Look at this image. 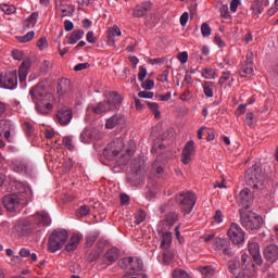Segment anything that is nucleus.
<instances>
[{
	"mask_svg": "<svg viewBox=\"0 0 278 278\" xmlns=\"http://www.w3.org/2000/svg\"><path fill=\"white\" fill-rule=\"evenodd\" d=\"M29 94L39 114H51L55 105V96H53V93L47 92V90L45 89V85L42 83H39L36 86H34L29 90Z\"/></svg>",
	"mask_w": 278,
	"mask_h": 278,
	"instance_id": "1",
	"label": "nucleus"
},
{
	"mask_svg": "<svg viewBox=\"0 0 278 278\" xmlns=\"http://www.w3.org/2000/svg\"><path fill=\"white\" fill-rule=\"evenodd\" d=\"M104 97H106L104 102H100L97 106L92 108V112L94 114L112 112L116 110V106L123 101V98L116 91H111L106 94L104 93Z\"/></svg>",
	"mask_w": 278,
	"mask_h": 278,
	"instance_id": "2",
	"label": "nucleus"
},
{
	"mask_svg": "<svg viewBox=\"0 0 278 278\" xmlns=\"http://www.w3.org/2000/svg\"><path fill=\"white\" fill-rule=\"evenodd\" d=\"M245 184L253 188V190H260L264 186V172L260 165H253L245 172Z\"/></svg>",
	"mask_w": 278,
	"mask_h": 278,
	"instance_id": "3",
	"label": "nucleus"
},
{
	"mask_svg": "<svg viewBox=\"0 0 278 278\" xmlns=\"http://www.w3.org/2000/svg\"><path fill=\"white\" fill-rule=\"evenodd\" d=\"M68 240V231L65 229H55L49 237L48 249L50 253H56L60 251Z\"/></svg>",
	"mask_w": 278,
	"mask_h": 278,
	"instance_id": "4",
	"label": "nucleus"
},
{
	"mask_svg": "<svg viewBox=\"0 0 278 278\" xmlns=\"http://www.w3.org/2000/svg\"><path fill=\"white\" fill-rule=\"evenodd\" d=\"M240 220L242 227H245V229H250L251 231H255L262 228V217L251 211L241 212Z\"/></svg>",
	"mask_w": 278,
	"mask_h": 278,
	"instance_id": "5",
	"label": "nucleus"
},
{
	"mask_svg": "<svg viewBox=\"0 0 278 278\" xmlns=\"http://www.w3.org/2000/svg\"><path fill=\"white\" fill-rule=\"evenodd\" d=\"M176 202L185 214H190L197 205V195L191 191H186L176 197Z\"/></svg>",
	"mask_w": 278,
	"mask_h": 278,
	"instance_id": "6",
	"label": "nucleus"
},
{
	"mask_svg": "<svg viewBox=\"0 0 278 278\" xmlns=\"http://www.w3.org/2000/svg\"><path fill=\"white\" fill-rule=\"evenodd\" d=\"M123 149H125V141L123 138L118 137L111 141L103 150V155L106 160H116L118 154L123 153Z\"/></svg>",
	"mask_w": 278,
	"mask_h": 278,
	"instance_id": "7",
	"label": "nucleus"
},
{
	"mask_svg": "<svg viewBox=\"0 0 278 278\" xmlns=\"http://www.w3.org/2000/svg\"><path fill=\"white\" fill-rule=\"evenodd\" d=\"M119 266L124 270H128L127 275H136L142 270V261L138 257L128 256L119 261Z\"/></svg>",
	"mask_w": 278,
	"mask_h": 278,
	"instance_id": "8",
	"label": "nucleus"
},
{
	"mask_svg": "<svg viewBox=\"0 0 278 278\" xmlns=\"http://www.w3.org/2000/svg\"><path fill=\"white\" fill-rule=\"evenodd\" d=\"M227 236L232 244L240 245L244 244V238L247 236V232H244L240 225L232 223L227 230Z\"/></svg>",
	"mask_w": 278,
	"mask_h": 278,
	"instance_id": "9",
	"label": "nucleus"
},
{
	"mask_svg": "<svg viewBox=\"0 0 278 278\" xmlns=\"http://www.w3.org/2000/svg\"><path fill=\"white\" fill-rule=\"evenodd\" d=\"M2 203L8 212H14L20 207H24L25 200L21 199L18 194H9L3 197Z\"/></svg>",
	"mask_w": 278,
	"mask_h": 278,
	"instance_id": "10",
	"label": "nucleus"
},
{
	"mask_svg": "<svg viewBox=\"0 0 278 278\" xmlns=\"http://www.w3.org/2000/svg\"><path fill=\"white\" fill-rule=\"evenodd\" d=\"M213 248L215 251L223 253L226 257H233V251L231 250V241L227 238L217 237L214 239Z\"/></svg>",
	"mask_w": 278,
	"mask_h": 278,
	"instance_id": "11",
	"label": "nucleus"
},
{
	"mask_svg": "<svg viewBox=\"0 0 278 278\" xmlns=\"http://www.w3.org/2000/svg\"><path fill=\"white\" fill-rule=\"evenodd\" d=\"M55 121L62 127H66V125H71V122L73 121V109L68 106H63L59 109L55 113Z\"/></svg>",
	"mask_w": 278,
	"mask_h": 278,
	"instance_id": "12",
	"label": "nucleus"
},
{
	"mask_svg": "<svg viewBox=\"0 0 278 278\" xmlns=\"http://www.w3.org/2000/svg\"><path fill=\"white\" fill-rule=\"evenodd\" d=\"M235 199L239 205L247 208L253 203V193L251 192V189L243 188Z\"/></svg>",
	"mask_w": 278,
	"mask_h": 278,
	"instance_id": "13",
	"label": "nucleus"
},
{
	"mask_svg": "<svg viewBox=\"0 0 278 278\" xmlns=\"http://www.w3.org/2000/svg\"><path fill=\"white\" fill-rule=\"evenodd\" d=\"M197 153V148L194 147V141L190 140L186 143L185 148L182 149L180 160L182 164L188 165L192 162V155Z\"/></svg>",
	"mask_w": 278,
	"mask_h": 278,
	"instance_id": "14",
	"label": "nucleus"
},
{
	"mask_svg": "<svg viewBox=\"0 0 278 278\" xmlns=\"http://www.w3.org/2000/svg\"><path fill=\"white\" fill-rule=\"evenodd\" d=\"M18 86V74L16 71L9 72L2 79V88L14 90Z\"/></svg>",
	"mask_w": 278,
	"mask_h": 278,
	"instance_id": "15",
	"label": "nucleus"
},
{
	"mask_svg": "<svg viewBox=\"0 0 278 278\" xmlns=\"http://www.w3.org/2000/svg\"><path fill=\"white\" fill-rule=\"evenodd\" d=\"M73 92V85L71 84V79L61 78L58 83L56 94L59 97H68Z\"/></svg>",
	"mask_w": 278,
	"mask_h": 278,
	"instance_id": "16",
	"label": "nucleus"
},
{
	"mask_svg": "<svg viewBox=\"0 0 278 278\" xmlns=\"http://www.w3.org/2000/svg\"><path fill=\"white\" fill-rule=\"evenodd\" d=\"M248 251L250 255L253 257L255 264H257V266H262V264H264V260L262 258V253L260 252V243L249 242Z\"/></svg>",
	"mask_w": 278,
	"mask_h": 278,
	"instance_id": "17",
	"label": "nucleus"
},
{
	"mask_svg": "<svg viewBox=\"0 0 278 278\" xmlns=\"http://www.w3.org/2000/svg\"><path fill=\"white\" fill-rule=\"evenodd\" d=\"M151 8V2L143 1L139 4H137L132 9V17L134 18H142L143 16H147L149 14V9Z\"/></svg>",
	"mask_w": 278,
	"mask_h": 278,
	"instance_id": "18",
	"label": "nucleus"
},
{
	"mask_svg": "<svg viewBox=\"0 0 278 278\" xmlns=\"http://www.w3.org/2000/svg\"><path fill=\"white\" fill-rule=\"evenodd\" d=\"M14 129V124L10 119H0V136H4L8 142H12V137L10 135Z\"/></svg>",
	"mask_w": 278,
	"mask_h": 278,
	"instance_id": "19",
	"label": "nucleus"
},
{
	"mask_svg": "<svg viewBox=\"0 0 278 278\" xmlns=\"http://www.w3.org/2000/svg\"><path fill=\"white\" fill-rule=\"evenodd\" d=\"M66 1L68 0H60V3L58 4V10L61 12L62 18H66V16L71 17L75 14V5L66 4Z\"/></svg>",
	"mask_w": 278,
	"mask_h": 278,
	"instance_id": "20",
	"label": "nucleus"
},
{
	"mask_svg": "<svg viewBox=\"0 0 278 278\" xmlns=\"http://www.w3.org/2000/svg\"><path fill=\"white\" fill-rule=\"evenodd\" d=\"M264 257L267 262L275 264L278 260V247L277 244H269L264 250Z\"/></svg>",
	"mask_w": 278,
	"mask_h": 278,
	"instance_id": "21",
	"label": "nucleus"
},
{
	"mask_svg": "<svg viewBox=\"0 0 278 278\" xmlns=\"http://www.w3.org/2000/svg\"><path fill=\"white\" fill-rule=\"evenodd\" d=\"M118 125H125V115L115 114L108 118L105 123L106 129H114V127H118Z\"/></svg>",
	"mask_w": 278,
	"mask_h": 278,
	"instance_id": "22",
	"label": "nucleus"
},
{
	"mask_svg": "<svg viewBox=\"0 0 278 278\" xmlns=\"http://www.w3.org/2000/svg\"><path fill=\"white\" fill-rule=\"evenodd\" d=\"M116 260H118V250L112 248L103 255L102 264H106V266H112V264H114Z\"/></svg>",
	"mask_w": 278,
	"mask_h": 278,
	"instance_id": "23",
	"label": "nucleus"
},
{
	"mask_svg": "<svg viewBox=\"0 0 278 278\" xmlns=\"http://www.w3.org/2000/svg\"><path fill=\"white\" fill-rule=\"evenodd\" d=\"M29 68H31V61L25 60L24 62H22L18 70V79L21 84H23V81H26L27 75H29Z\"/></svg>",
	"mask_w": 278,
	"mask_h": 278,
	"instance_id": "24",
	"label": "nucleus"
},
{
	"mask_svg": "<svg viewBox=\"0 0 278 278\" xmlns=\"http://www.w3.org/2000/svg\"><path fill=\"white\" fill-rule=\"evenodd\" d=\"M35 220L39 227H47L51 225V217L47 212H38L35 215Z\"/></svg>",
	"mask_w": 278,
	"mask_h": 278,
	"instance_id": "25",
	"label": "nucleus"
},
{
	"mask_svg": "<svg viewBox=\"0 0 278 278\" xmlns=\"http://www.w3.org/2000/svg\"><path fill=\"white\" fill-rule=\"evenodd\" d=\"M40 14L38 12L31 13L27 20L24 21L23 23V28L24 29H34L36 27V23H38Z\"/></svg>",
	"mask_w": 278,
	"mask_h": 278,
	"instance_id": "26",
	"label": "nucleus"
},
{
	"mask_svg": "<svg viewBox=\"0 0 278 278\" xmlns=\"http://www.w3.org/2000/svg\"><path fill=\"white\" fill-rule=\"evenodd\" d=\"M79 242H81V236L73 235L68 243L65 245V251H67L68 253L75 251V249L79 247Z\"/></svg>",
	"mask_w": 278,
	"mask_h": 278,
	"instance_id": "27",
	"label": "nucleus"
},
{
	"mask_svg": "<svg viewBox=\"0 0 278 278\" xmlns=\"http://www.w3.org/2000/svg\"><path fill=\"white\" fill-rule=\"evenodd\" d=\"M15 232L18 236H25V233H28L29 229H30V224L27 220H23V222H18L15 226H14Z\"/></svg>",
	"mask_w": 278,
	"mask_h": 278,
	"instance_id": "28",
	"label": "nucleus"
},
{
	"mask_svg": "<svg viewBox=\"0 0 278 278\" xmlns=\"http://www.w3.org/2000/svg\"><path fill=\"white\" fill-rule=\"evenodd\" d=\"M121 156L117 159V164L119 166H127L129 164V161L131 160V156L134 155V150H126V152H121Z\"/></svg>",
	"mask_w": 278,
	"mask_h": 278,
	"instance_id": "29",
	"label": "nucleus"
},
{
	"mask_svg": "<svg viewBox=\"0 0 278 278\" xmlns=\"http://www.w3.org/2000/svg\"><path fill=\"white\" fill-rule=\"evenodd\" d=\"M85 34L86 33L84 31V29H77L72 31L68 37L67 45H77L81 40V38H84Z\"/></svg>",
	"mask_w": 278,
	"mask_h": 278,
	"instance_id": "30",
	"label": "nucleus"
},
{
	"mask_svg": "<svg viewBox=\"0 0 278 278\" xmlns=\"http://www.w3.org/2000/svg\"><path fill=\"white\" fill-rule=\"evenodd\" d=\"M198 270L201 273V275H203L204 278H212L216 273V268H214L212 265L200 266L198 267Z\"/></svg>",
	"mask_w": 278,
	"mask_h": 278,
	"instance_id": "31",
	"label": "nucleus"
},
{
	"mask_svg": "<svg viewBox=\"0 0 278 278\" xmlns=\"http://www.w3.org/2000/svg\"><path fill=\"white\" fill-rule=\"evenodd\" d=\"M238 270H240V260L231 258L228 261V271L230 275H238Z\"/></svg>",
	"mask_w": 278,
	"mask_h": 278,
	"instance_id": "32",
	"label": "nucleus"
},
{
	"mask_svg": "<svg viewBox=\"0 0 278 278\" xmlns=\"http://www.w3.org/2000/svg\"><path fill=\"white\" fill-rule=\"evenodd\" d=\"M243 269V275H245V277H255V275H257V270H255V263H248L247 265H243L242 267Z\"/></svg>",
	"mask_w": 278,
	"mask_h": 278,
	"instance_id": "33",
	"label": "nucleus"
},
{
	"mask_svg": "<svg viewBox=\"0 0 278 278\" xmlns=\"http://www.w3.org/2000/svg\"><path fill=\"white\" fill-rule=\"evenodd\" d=\"M203 92L205 97L212 99L214 97V81H204L202 84Z\"/></svg>",
	"mask_w": 278,
	"mask_h": 278,
	"instance_id": "34",
	"label": "nucleus"
},
{
	"mask_svg": "<svg viewBox=\"0 0 278 278\" xmlns=\"http://www.w3.org/2000/svg\"><path fill=\"white\" fill-rule=\"evenodd\" d=\"M13 170L15 173H28L29 166L25 161H15L13 164Z\"/></svg>",
	"mask_w": 278,
	"mask_h": 278,
	"instance_id": "35",
	"label": "nucleus"
},
{
	"mask_svg": "<svg viewBox=\"0 0 278 278\" xmlns=\"http://www.w3.org/2000/svg\"><path fill=\"white\" fill-rule=\"evenodd\" d=\"M162 238H163L161 242L162 249H168V247H170L173 242V233L168 231L163 232Z\"/></svg>",
	"mask_w": 278,
	"mask_h": 278,
	"instance_id": "36",
	"label": "nucleus"
},
{
	"mask_svg": "<svg viewBox=\"0 0 278 278\" xmlns=\"http://www.w3.org/2000/svg\"><path fill=\"white\" fill-rule=\"evenodd\" d=\"M253 15L258 17L262 12H264V7L262 1L255 0L252 5Z\"/></svg>",
	"mask_w": 278,
	"mask_h": 278,
	"instance_id": "37",
	"label": "nucleus"
},
{
	"mask_svg": "<svg viewBox=\"0 0 278 278\" xmlns=\"http://www.w3.org/2000/svg\"><path fill=\"white\" fill-rule=\"evenodd\" d=\"M250 75H253V65L250 64H243L240 68V76L241 77H249Z\"/></svg>",
	"mask_w": 278,
	"mask_h": 278,
	"instance_id": "38",
	"label": "nucleus"
},
{
	"mask_svg": "<svg viewBox=\"0 0 278 278\" xmlns=\"http://www.w3.org/2000/svg\"><path fill=\"white\" fill-rule=\"evenodd\" d=\"M123 31H121V28L118 27V25H114L112 28L109 29V40H112V42H114V38H116V36H122Z\"/></svg>",
	"mask_w": 278,
	"mask_h": 278,
	"instance_id": "39",
	"label": "nucleus"
},
{
	"mask_svg": "<svg viewBox=\"0 0 278 278\" xmlns=\"http://www.w3.org/2000/svg\"><path fill=\"white\" fill-rule=\"evenodd\" d=\"M201 75L204 79H214L216 77V70L203 68Z\"/></svg>",
	"mask_w": 278,
	"mask_h": 278,
	"instance_id": "40",
	"label": "nucleus"
},
{
	"mask_svg": "<svg viewBox=\"0 0 278 278\" xmlns=\"http://www.w3.org/2000/svg\"><path fill=\"white\" fill-rule=\"evenodd\" d=\"M152 170L153 173H156V175H162V173H164V167L162 166L160 156L152 164Z\"/></svg>",
	"mask_w": 278,
	"mask_h": 278,
	"instance_id": "41",
	"label": "nucleus"
},
{
	"mask_svg": "<svg viewBox=\"0 0 278 278\" xmlns=\"http://www.w3.org/2000/svg\"><path fill=\"white\" fill-rule=\"evenodd\" d=\"M172 278H191L188 274V271L181 269V268H176L172 273Z\"/></svg>",
	"mask_w": 278,
	"mask_h": 278,
	"instance_id": "42",
	"label": "nucleus"
},
{
	"mask_svg": "<svg viewBox=\"0 0 278 278\" xmlns=\"http://www.w3.org/2000/svg\"><path fill=\"white\" fill-rule=\"evenodd\" d=\"M177 220H179V216L176 213H169L164 219V223H166V225L169 227H173Z\"/></svg>",
	"mask_w": 278,
	"mask_h": 278,
	"instance_id": "43",
	"label": "nucleus"
},
{
	"mask_svg": "<svg viewBox=\"0 0 278 278\" xmlns=\"http://www.w3.org/2000/svg\"><path fill=\"white\" fill-rule=\"evenodd\" d=\"M36 36V33L34 30L28 31L26 35L18 37L20 42H30V40H34V37Z\"/></svg>",
	"mask_w": 278,
	"mask_h": 278,
	"instance_id": "44",
	"label": "nucleus"
},
{
	"mask_svg": "<svg viewBox=\"0 0 278 278\" xmlns=\"http://www.w3.org/2000/svg\"><path fill=\"white\" fill-rule=\"evenodd\" d=\"M99 238V232H93L86 237V244L87 247H92L94 242H97V239Z\"/></svg>",
	"mask_w": 278,
	"mask_h": 278,
	"instance_id": "45",
	"label": "nucleus"
},
{
	"mask_svg": "<svg viewBox=\"0 0 278 278\" xmlns=\"http://www.w3.org/2000/svg\"><path fill=\"white\" fill-rule=\"evenodd\" d=\"M201 34H202L203 38H207L208 36H211L212 28L210 27V24L203 23L201 25Z\"/></svg>",
	"mask_w": 278,
	"mask_h": 278,
	"instance_id": "46",
	"label": "nucleus"
},
{
	"mask_svg": "<svg viewBox=\"0 0 278 278\" xmlns=\"http://www.w3.org/2000/svg\"><path fill=\"white\" fill-rule=\"evenodd\" d=\"M147 220V213L143 210H139L136 214V224L144 223Z\"/></svg>",
	"mask_w": 278,
	"mask_h": 278,
	"instance_id": "47",
	"label": "nucleus"
},
{
	"mask_svg": "<svg viewBox=\"0 0 278 278\" xmlns=\"http://www.w3.org/2000/svg\"><path fill=\"white\" fill-rule=\"evenodd\" d=\"M63 144L68 151H73L75 149V144L73 143V137H64Z\"/></svg>",
	"mask_w": 278,
	"mask_h": 278,
	"instance_id": "48",
	"label": "nucleus"
},
{
	"mask_svg": "<svg viewBox=\"0 0 278 278\" xmlns=\"http://www.w3.org/2000/svg\"><path fill=\"white\" fill-rule=\"evenodd\" d=\"M78 216L80 218H84V216H88L90 214V206L88 205H83L78 208V212H77Z\"/></svg>",
	"mask_w": 278,
	"mask_h": 278,
	"instance_id": "49",
	"label": "nucleus"
},
{
	"mask_svg": "<svg viewBox=\"0 0 278 278\" xmlns=\"http://www.w3.org/2000/svg\"><path fill=\"white\" fill-rule=\"evenodd\" d=\"M230 77H231V72H223L218 80L219 86H225V83L229 81Z\"/></svg>",
	"mask_w": 278,
	"mask_h": 278,
	"instance_id": "50",
	"label": "nucleus"
},
{
	"mask_svg": "<svg viewBox=\"0 0 278 278\" xmlns=\"http://www.w3.org/2000/svg\"><path fill=\"white\" fill-rule=\"evenodd\" d=\"M244 123L249 125V127H253V125H255V115L253 113H247Z\"/></svg>",
	"mask_w": 278,
	"mask_h": 278,
	"instance_id": "51",
	"label": "nucleus"
},
{
	"mask_svg": "<svg viewBox=\"0 0 278 278\" xmlns=\"http://www.w3.org/2000/svg\"><path fill=\"white\" fill-rule=\"evenodd\" d=\"M220 16H223V18H226V20L231 18V14H229V7L227 4H224L220 8Z\"/></svg>",
	"mask_w": 278,
	"mask_h": 278,
	"instance_id": "52",
	"label": "nucleus"
},
{
	"mask_svg": "<svg viewBox=\"0 0 278 278\" xmlns=\"http://www.w3.org/2000/svg\"><path fill=\"white\" fill-rule=\"evenodd\" d=\"M12 58H13V60H17L18 62H21V60H23L25 58V52H23L21 50H13Z\"/></svg>",
	"mask_w": 278,
	"mask_h": 278,
	"instance_id": "53",
	"label": "nucleus"
},
{
	"mask_svg": "<svg viewBox=\"0 0 278 278\" xmlns=\"http://www.w3.org/2000/svg\"><path fill=\"white\" fill-rule=\"evenodd\" d=\"M225 217L223 216V212L220 210H217L215 212V215L213 216V220L214 223H216V225H220V223H223V219Z\"/></svg>",
	"mask_w": 278,
	"mask_h": 278,
	"instance_id": "54",
	"label": "nucleus"
},
{
	"mask_svg": "<svg viewBox=\"0 0 278 278\" xmlns=\"http://www.w3.org/2000/svg\"><path fill=\"white\" fill-rule=\"evenodd\" d=\"M141 88H143V90H153V88H155V83L153 80L147 79L142 83Z\"/></svg>",
	"mask_w": 278,
	"mask_h": 278,
	"instance_id": "55",
	"label": "nucleus"
},
{
	"mask_svg": "<svg viewBox=\"0 0 278 278\" xmlns=\"http://www.w3.org/2000/svg\"><path fill=\"white\" fill-rule=\"evenodd\" d=\"M24 131L26 136L30 137L34 134V126L29 122L24 123Z\"/></svg>",
	"mask_w": 278,
	"mask_h": 278,
	"instance_id": "56",
	"label": "nucleus"
},
{
	"mask_svg": "<svg viewBox=\"0 0 278 278\" xmlns=\"http://www.w3.org/2000/svg\"><path fill=\"white\" fill-rule=\"evenodd\" d=\"M2 11L4 14H14V12H16V7L4 4L2 5Z\"/></svg>",
	"mask_w": 278,
	"mask_h": 278,
	"instance_id": "57",
	"label": "nucleus"
},
{
	"mask_svg": "<svg viewBox=\"0 0 278 278\" xmlns=\"http://www.w3.org/2000/svg\"><path fill=\"white\" fill-rule=\"evenodd\" d=\"M253 260H251V256L249 254H242L241 255V266L244 267L247 264H251Z\"/></svg>",
	"mask_w": 278,
	"mask_h": 278,
	"instance_id": "58",
	"label": "nucleus"
},
{
	"mask_svg": "<svg viewBox=\"0 0 278 278\" xmlns=\"http://www.w3.org/2000/svg\"><path fill=\"white\" fill-rule=\"evenodd\" d=\"M188 18H190V14H188V12H185L181 14V16H180L181 27H186V25H188Z\"/></svg>",
	"mask_w": 278,
	"mask_h": 278,
	"instance_id": "59",
	"label": "nucleus"
},
{
	"mask_svg": "<svg viewBox=\"0 0 278 278\" xmlns=\"http://www.w3.org/2000/svg\"><path fill=\"white\" fill-rule=\"evenodd\" d=\"M146 77H147V68L140 66L139 67V74H138L139 81H144Z\"/></svg>",
	"mask_w": 278,
	"mask_h": 278,
	"instance_id": "60",
	"label": "nucleus"
},
{
	"mask_svg": "<svg viewBox=\"0 0 278 278\" xmlns=\"http://www.w3.org/2000/svg\"><path fill=\"white\" fill-rule=\"evenodd\" d=\"M139 99H153V92L151 91H140L138 93Z\"/></svg>",
	"mask_w": 278,
	"mask_h": 278,
	"instance_id": "61",
	"label": "nucleus"
},
{
	"mask_svg": "<svg viewBox=\"0 0 278 278\" xmlns=\"http://www.w3.org/2000/svg\"><path fill=\"white\" fill-rule=\"evenodd\" d=\"M37 47H38V49H40V51H42L45 48H47V37H41L37 41Z\"/></svg>",
	"mask_w": 278,
	"mask_h": 278,
	"instance_id": "62",
	"label": "nucleus"
},
{
	"mask_svg": "<svg viewBox=\"0 0 278 278\" xmlns=\"http://www.w3.org/2000/svg\"><path fill=\"white\" fill-rule=\"evenodd\" d=\"M123 278H147V275L138 274V271H136L135 274H125Z\"/></svg>",
	"mask_w": 278,
	"mask_h": 278,
	"instance_id": "63",
	"label": "nucleus"
},
{
	"mask_svg": "<svg viewBox=\"0 0 278 278\" xmlns=\"http://www.w3.org/2000/svg\"><path fill=\"white\" fill-rule=\"evenodd\" d=\"M177 58L180 64H186V62H188V53L186 51L180 52Z\"/></svg>",
	"mask_w": 278,
	"mask_h": 278,
	"instance_id": "64",
	"label": "nucleus"
}]
</instances>
